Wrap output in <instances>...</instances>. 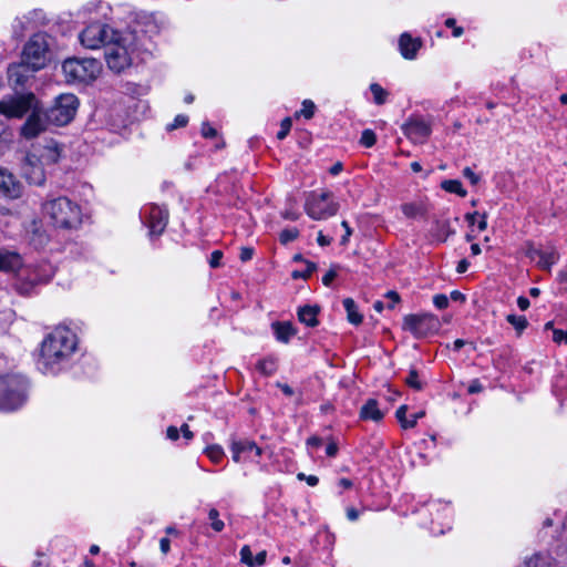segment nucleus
I'll return each instance as SVG.
<instances>
[{
  "mask_svg": "<svg viewBox=\"0 0 567 567\" xmlns=\"http://www.w3.org/2000/svg\"><path fill=\"white\" fill-rule=\"evenodd\" d=\"M76 336L65 327L54 329L42 342L39 364L45 373L64 369L76 350Z\"/></svg>",
  "mask_w": 567,
  "mask_h": 567,
  "instance_id": "obj_1",
  "label": "nucleus"
},
{
  "mask_svg": "<svg viewBox=\"0 0 567 567\" xmlns=\"http://www.w3.org/2000/svg\"><path fill=\"white\" fill-rule=\"evenodd\" d=\"M43 208L56 228L76 229L82 223L80 206L65 196L47 202Z\"/></svg>",
  "mask_w": 567,
  "mask_h": 567,
  "instance_id": "obj_2",
  "label": "nucleus"
},
{
  "mask_svg": "<svg viewBox=\"0 0 567 567\" xmlns=\"http://www.w3.org/2000/svg\"><path fill=\"white\" fill-rule=\"evenodd\" d=\"M55 274V267L49 261L23 266L13 277V288L21 296H29L38 285L48 284Z\"/></svg>",
  "mask_w": 567,
  "mask_h": 567,
  "instance_id": "obj_3",
  "label": "nucleus"
},
{
  "mask_svg": "<svg viewBox=\"0 0 567 567\" xmlns=\"http://www.w3.org/2000/svg\"><path fill=\"white\" fill-rule=\"evenodd\" d=\"M28 380L16 373L0 375V411L11 412L21 408L28 399Z\"/></svg>",
  "mask_w": 567,
  "mask_h": 567,
  "instance_id": "obj_4",
  "label": "nucleus"
},
{
  "mask_svg": "<svg viewBox=\"0 0 567 567\" xmlns=\"http://www.w3.org/2000/svg\"><path fill=\"white\" fill-rule=\"evenodd\" d=\"M68 82L87 83L97 78L101 63L93 58H69L62 64Z\"/></svg>",
  "mask_w": 567,
  "mask_h": 567,
  "instance_id": "obj_5",
  "label": "nucleus"
},
{
  "mask_svg": "<svg viewBox=\"0 0 567 567\" xmlns=\"http://www.w3.org/2000/svg\"><path fill=\"white\" fill-rule=\"evenodd\" d=\"M128 40V35H123L117 31L104 48L107 66L116 73L131 65Z\"/></svg>",
  "mask_w": 567,
  "mask_h": 567,
  "instance_id": "obj_6",
  "label": "nucleus"
},
{
  "mask_svg": "<svg viewBox=\"0 0 567 567\" xmlns=\"http://www.w3.org/2000/svg\"><path fill=\"white\" fill-rule=\"evenodd\" d=\"M79 106V100L74 94H61L51 107L45 111V118L53 125L64 126L75 116Z\"/></svg>",
  "mask_w": 567,
  "mask_h": 567,
  "instance_id": "obj_7",
  "label": "nucleus"
},
{
  "mask_svg": "<svg viewBox=\"0 0 567 567\" xmlns=\"http://www.w3.org/2000/svg\"><path fill=\"white\" fill-rule=\"evenodd\" d=\"M39 106V101L31 92L6 96L0 100V114L8 118H21Z\"/></svg>",
  "mask_w": 567,
  "mask_h": 567,
  "instance_id": "obj_8",
  "label": "nucleus"
},
{
  "mask_svg": "<svg viewBox=\"0 0 567 567\" xmlns=\"http://www.w3.org/2000/svg\"><path fill=\"white\" fill-rule=\"evenodd\" d=\"M403 329L410 331L415 338L422 339L437 333L441 321L432 313L406 315L403 318Z\"/></svg>",
  "mask_w": 567,
  "mask_h": 567,
  "instance_id": "obj_9",
  "label": "nucleus"
},
{
  "mask_svg": "<svg viewBox=\"0 0 567 567\" xmlns=\"http://www.w3.org/2000/svg\"><path fill=\"white\" fill-rule=\"evenodd\" d=\"M49 44L43 34H34L25 43L21 61L39 71L47 65Z\"/></svg>",
  "mask_w": 567,
  "mask_h": 567,
  "instance_id": "obj_10",
  "label": "nucleus"
},
{
  "mask_svg": "<svg viewBox=\"0 0 567 567\" xmlns=\"http://www.w3.org/2000/svg\"><path fill=\"white\" fill-rule=\"evenodd\" d=\"M305 209L309 217L320 220L336 215L338 204L332 200L330 192L312 193L306 200Z\"/></svg>",
  "mask_w": 567,
  "mask_h": 567,
  "instance_id": "obj_11",
  "label": "nucleus"
},
{
  "mask_svg": "<svg viewBox=\"0 0 567 567\" xmlns=\"http://www.w3.org/2000/svg\"><path fill=\"white\" fill-rule=\"evenodd\" d=\"M116 30L112 29L107 24L101 22H94L89 24L80 33V42L83 47L95 50L101 47L105 48L107 42L116 34Z\"/></svg>",
  "mask_w": 567,
  "mask_h": 567,
  "instance_id": "obj_12",
  "label": "nucleus"
},
{
  "mask_svg": "<svg viewBox=\"0 0 567 567\" xmlns=\"http://www.w3.org/2000/svg\"><path fill=\"white\" fill-rule=\"evenodd\" d=\"M21 174L31 185L42 186L45 182V173L42 167V162L33 154H27L22 159Z\"/></svg>",
  "mask_w": 567,
  "mask_h": 567,
  "instance_id": "obj_13",
  "label": "nucleus"
},
{
  "mask_svg": "<svg viewBox=\"0 0 567 567\" xmlns=\"http://www.w3.org/2000/svg\"><path fill=\"white\" fill-rule=\"evenodd\" d=\"M143 218L145 219V224L150 229V235L158 236L166 228L168 212L161 206L150 205L148 207L144 208Z\"/></svg>",
  "mask_w": 567,
  "mask_h": 567,
  "instance_id": "obj_14",
  "label": "nucleus"
},
{
  "mask_svg": "<svg viewBox=\"0 0 567 567\" xmlns=\"http://www.w3.org/2000/svg\"><path fill=\"white\" fill-rule=\"evenodd\" d=\"M51 124L45 118V112H42L40 105L34 109L28 116L24 124L21 126L20 133L27 140H32L39 136Z\"/></svg>",
  "mask_w": 567,
  "mask_h": 567,
  "instance_id": "obj_15",
  "label": "nucleus"
},
{
  "mask_svg": "<svg viewBox=\"0 0 567 567\" xmlns=\"http://www.w3.org/2000/svg\"><path fill=\"white\" fill-rule=\"evenodd\" d=\"M0 193L9 199L22 196L23 185L7 167H0Z\"/></svg>",
  "mask_w": 567,
  "mask_h": 567,
  "instance_id": "obj_16",
  "label": "nucleus"
},
{
  "mask_svg": "<svg viewBox=\"0 0 567 567\" xmlns=\"http://www.w3.org/2000/svg\"><path fill=\"white\" fill-rule=\"evenodd\" d=\"M233 460L257 458L264 456V451L254 441L247 439L233 440L230 444Z\"/></svg>",
  "mask_w": 567,
  "mask_h": 567,
  "instance_id": "obj_17",
  "label": "nucleus"
},
{
  "mask_svg": "<svg viewBox=\"0 0 567 567\" xmlns=\"http://www.w3.org/2000/svg\"><path fill=\"white\" fill-rule=\"evenodd\" d=\"M33 68L21 61L8 68V78L14 90L23 89L33 79Z\"/></svg>",
  "mask_w": 567,
  "mask_h": 567,
  "instance_id": "obj_18",
  "label": "nucleus"
},
{
  "mask_svg": "<svg viewBox=\"0 0 567 567\" xmlns=\"http://www.w3.org/2000/svg\"><path fill=\"white\" fill-rule=\"evenodd\" d=\"M402 130L414 143H423L431 134V125L421 117H411Z\"/></svg>",
  "mask_w": 567,
  "mask_h": 567,
  "instance_id": "obj_19",
  "label": "nucleus"
},
{
  "mask_svg": "<svg viewBox=\"0 0 567 567\" xmlns=\"http://www.w3.org/2000/svg\"><path fill=\"white\" fill-rule=\"evenodd\" d=\"M22 257L16 252L10 250H0V271L7 274H13L17 277L18 271L22 269Z\"/></svg>",
  "mask_w": 567,
  "mask_h": 567,
  "instance_id": "obj_20",
  "label": "nucleus"
},
{
  "mask_svg": "<svg viewBox=\"0 0 567 567\" xmlns=\"http://www.w3.org/2000/svg\"><path fill=\"white\" fill-rule=\"evenodd\" d=\"M399 47L404 59L413 60L421 48V41L419 39L411 38L408 33H403L400 37Z\"/></svg>",
  "mask_w": 567,
  "mask_h": 567,
  "instance_id": "obj_21",
  "label": "nucleus"
},
{
  "mask_svg": "<svg viewBox=\"0 0 567 567\" xmlns=\"http://www.w3.org/2000/svg\"><path fill=\"white\" fill-rule=\"evenodd\" d=\"M384 416V412L379 408L375 399H368L360 409V419L364 421L380 422Z\"/></svg>",
  "mask_w": 567,
  "mask_h": 567,
  "instance_id": "obj_22",
  "label": "nucleus"
},
{
  "mask_svg": "<svg viewBox=\"0 0 567 567\" xmlns=\"http://www.w3.org/2000/svg\"><path fill=\"white\" fill-rule=\"evenodd\" d=\"M271 328L274 330L276 339L278 341H280V342H284V343L289 342L291 337H293L296 334V329L288 321H285V322H279V321L274 322L271 324Z\"/></svg>",
  "mask_w": 567,
  "mask_h": 567,
  "instance_id": "obj_23",
  "label": "nucleus"
},
{
  "mask_svg": "<svg viewBox=\"0 0 567 567\" xmlns=\"http://www.w3.org/2000/svg\"><path fill=\"white\" fill-rule=\"evenodd\" d=\"M554 558L547 553H535L526 557L523 567H553Z\"/></svg>",
  "mask_w": 567,
  "mask_h": 567,
  "instance_id": "obj_24",
  "label": "nucleus"
},
{
  "mask_svg": "<svg viewBox=\"0 0 567 567\" xmlns=\"http://www.w3.org/2000/svg\"><path fill=\"white\" fill-rule=\"evenodd\" d=\"M319 308L316 306H303L298 309L299 320L308 327H316L318 324Z\"/></svg>",
  "mask_w": 567,
  "mask_h": 567,
  "instance_id": "obj_25",
  "label": "nucleus"
},
{
  "mask_svg": "<svg viewBox=\"0 0 567 567\" xmlns=\"http://www.w3.org/2000/svg\"><path fill=\"white\" fill-rule=\"evenodd\" d=\"M343 307L347 311L348 321L354 326L362 322L363 317L358 310V306L352 298H346L343 300Z\"/></svg>",
  "mask_w": 567,
  "mask_h": 567,
  "instance_id": "obj_26",
  "label": "nucleus"
},
{
  "mask_svg": "<svg viewBox=\"0 0 567 567\" xmlns=\"http://www.w3.org/2000/svg\"><path fill=\"white\" fill-rule=\"evenodd\" d=\"M308 445L316 449L324 447L326 457H336L338 452V445L334 442L326 443L319 437H310L308 440Z\"/></svg>",
  "mask_w": 567,
  "mask_h": 567,
  "instance_id": "obj_27",
  "label": "nucleus"
},
{
  "mask_svg": "<svg viewBox=\"0 0 567 567\" xmlns=\"http://www.w3.org/2000/svg\"><path fill=\"white\" fill-rule=\"evenodd\" d=\"M558 260V254L554 248H548L540 251L537 260V266L542 269H549Z\"/></svg>",
  "mask_w": 567,
  "mask_h": 567,
  "instance_id": "obj_28",
  "label": "nucleus"
},
{
  "mask_svg": "<svg viewBox=\"0 0 567 567\" xmlns=\"http://www.w3.org/2000/svg\"><path fill=\"white\" fill-rule=\"evenodd\" d=\"M455 234L449 220L435 221L434 236L437 240L444 243L446 239Z\"/></svg>",
  "mask_w": 567,
  "mask_h": 567,
  "instance_id": "obj_29",
  "label": "nucleus"
},
{
  "mask_svg": "<svg viewBox=\"0 0 567 567\" xmlns=\"http://www.w3.org/2000/svg\"><path fill=\"white\" fill-rule=\"evenodd\" d=\"M401 209L408 218L423 216L426 213V207L422 203H405L401 206Z\"/></svg>",
  "mask_w": 567,
  "mask_h": 567,
  "instance_id": "obj_30",
  "label": "nucleus"
},
{
  "mask_svg": "<svg viewBox=\"0 0 567 567\" xmlns=\"http://www.w3.org/2000/svg\"><path fill=\"white\" fill-rule=\"evenodd\" d=\"M60 146L56 143L52 142L44 147V151L41 154V158L45 163L54 164L60 158Z\"/></svg>",
  "mask_w": 567,
  "mask_h": 567,
  "instance_id": "obj_31",
  "label": "nucleus"
},
{
  "mask_svg": "<svg viewBox=\"0 0 567 567\" xmlns=\"http://www.w3.org/2000/svg\"><path fill=\"white\" fill-rule=\"evenodd\" d=\"M277 360L275 358H266L258 361L256 369L265 377L272 375L277 371Z\"/></svg>",
  "mask_w": 567,
  "mask_h": 567,
  "instance_id": "obj_32",
  "label": "nucleus"
},
{
  "mask_svg": "<svg viewBox=\"0 0 567 567\" xmlns=\"http://www.w3.org/2000/svg\"><path fill=\"white\" fill-rule=\"evenodd\" d=\"M441 187L445 192L457 194L461 197H465L467 195L466 189L463 187L462 183L458 179L443 181Z\"/></svg>",
  "mask_w": 567,
  "mask_h": 567,
  "instance_id": "obj_33",
  "label": "nucleus"
},
{
  "mask_svg": "<svg viewBox=\"0 0 567 567\" xmlns=\"http://www.w3.org/2000/svg\"><path fill=\"white\" fill-rule=\"evenodd\" d=\"M370 90L373 94V100H374V103L378 104V105H382L385 103L386 99H388V91H385L380 84L378 83H372L370 85Z\"/></svg>",
  "mask_w": 567,
  "mask_h": 567,
  "instance_id": "obj_34",
  "label": "nucleus"
},
{
  "mask_svg": "<svg viewBox=\"0 0 567 567\" xmlns=\"http://www.w3.org/2000/svg\"><path fill=\"white\" fill-rule=\"evenodd\" d=\"M316 111V105L311 100H305L302 102V107L300 111L296 112V117L303 116L307 120L313 117Z\"/></svg>",
  "mask_w": 567,
  "mask_h": 567,
  "instance_id": "obj_35",
  "label": "nucleus"
},
{
  "mask_svg": "<svg viewBox=\"0 0 567 567\" xmlns=\"http://www.w3.org/2000/svg\"><path fill=\"white\" fill-rule=\"evenodd\" d=\"M306 269L295 270L291 274L293 279H308L311 274L317 269V265L312 261H305Z\"/></svg>",
  "mask_w": 567,
  "mask_h": 567,
  "instance_id": "obj_36",
  "label": "nucleus"
},
{
  "mask_svg": "<svg viewBox=\"0 0 567 567\" xmlns=\"http://www.w3.org/2000/svg\"><path fill=\"white\" fill-rule=\"evenodd\" d=\"M506 320L518 331L522 332L528 324L526 317L508 315Z\"/></svg>",
  "mask_w": 567,
  "mask_h": 567,
  "instance_id": "obj_37",
  "label": "nucleus"
},
{
  "mask_svg": "<svg viewBox=\"0 0 567 567\" xmlns=\"http://www.w3.org/2000/svg\"><path fill=\"white\" fill-rule=\"evenodd\" d=\"M405 383L414 389V390H422L423 389V384L422 382L419 380V374H417V371L415 369H411L409 371V374L408 377L405 378Z\"/></svg>",
  "mask_w": 567,
  "mask_h": 567,
  "instance_id": "obj_38",
  "label": "nucleus"
},
{
  "mask_svg": "<svg viewBox=\"0 0 567 567\" xmlns=\"http://www.w3.org/2000/svg\"><path fill=\"white\" fill-rule=\"evenodd\" d=\"M377 142V135L372 130H364L361 134L360 144L364 147H372Z\"/></svg>",
  "mask_w": 567,
  "mask_h": 567,
  "instance_id": "obj_39",
  "label": "nucleus"
},
{
  "mask_svg": "<svg viewBox=\"0 0 567 567\" xmlns=\"http://www.w3.org/2000/svg\"><path fill=\"white\" fill-rule=\"evenodd\" d=\"M208 517L209 519L212 520V528L215 530V532H221L225 527V524L223 520H220L218 517H219V513L216 508H212L209 512H208Z\"/></svg>",
  "mask_w": 567,
  "mask_h": 567,
  "instance_id": "obj_40",
  "label": "nucleus"
},
{
  "mask_svg": "<svg viewBox=\"0 0 567 567\" xmlns=\"http://www.w3.org/2000/svg\"><path fill=\"white\" fill-rule=\"evenodd\" d=\"M299 236V230L297 228H286L279 235V240L281 244L286 245L292 240H295Z\"/></svg>",
  "mask_w": 567,
  "mask_h": 567,
  "instance_id": "obj_41",
  "label": "nucleus"
},
{
  "mask_svg": "<svg viewBox=\"0 0 567 567\" xmlns=\"http://www.w3.org/2000/svg\"><path fill=\"white\" fill-rule=\"evenodd\" d=\"M205 454L212 461H217L224 456V450L220 445H210L206 447Z\"/></svg>",
  "mask_w": 567,
  "mask_h": 567,
  "instance_id": "obj_42",
  "label": "nucleus"
},
{
  "mask_svg": "<svg viewBox=\"0 0 567 567\" xmlns=\"http://www.w3.org/2000/svg\"><path fill=\"white\" fill-rule=\"evenodd\" d=\"M239 554L241 563L246 564L249 567H254L255 559L248 545L243 546Z\"/></svg>",
  "mask_w": 567,
  "mask_h": 567,
  "instance_id": "obj_43",
  "label": "nucleus"
},
{
  "mask_svg": "<svg viewBox=\"0 0 567 567\" xmlns=\"http://www.w3.org/2000/svg\"><path fill=\"white\" fill-rule=\"evenodd\" d=\"M187 123H188V116H186L184 114H178L174 118L173 123L167 124L166 130L174 131L176 128L186 126Z\"/></svg>",
  "mask_w": 567,
  "mask_h": 567,
  "instance_id": "obj_44",
  "label": "nucleus"
},
{
  "mask_svg": "<svg viewBox=\"0 0 567 567\" xmlns=\"http://www.w3.org/2000/svg\"><path fill=\"white\" fill-rule=\"evenodd\" d=\"M291 125H292L291 118L290 117H285L281 121V123H280V130L277 133V138L278 140H284L288 135V133L290 132Z\"/></svg>",
  "mask_w": 567,
  "mask_h": 567,
  "instance_id": "obj_45",
  "label": "nucleus"
},
{
  "mask_svg": "<svg viewBox=\"0 0 567 567\" xmlns=\"http://www.w3.org/2000/svg\"><path fill=\"white\" fill-rule=\"evenodd\" d=\"M337 269H338V266H332L327 272L326 275L322 277V284L324 286H330L331 282L336 279L337 277Z\"/></svg>",
  "mask_w": 567,
  "mask_h": 567,
  "instance_id": "obj_46",
  "label": "nucleus"
},
{
  "mask_svg": "<svg viewBox=\"0 0 567 567\" xmlns=\"http://www.w3.org/2000/svg\"><path fill=\"white\" fill-rule=\"evenodd\" d=\"M433 303L437 309H445L449 306V299L445 295L439 293L433 297Z\"/></svg>",
  "mask_w": 567,
  "mask_h": 567,
  "instance_id": "obj_47",
  "label": "nucleus"
},
{
  "mask_svg": "<svg viewBox=\"0 0 567 567\" xmlns=\"http://www.w3.org/2000/svg\"><path fill=\"white\" fill-rule=\"evenodd\" d=\"M200 133L205 138H213L216 136L217 131L214 127H212L209 123L204 122L202 124Z\"/></svg>",
  "mask_w": 567,
  "mask_h": 567,
  "instance_id": "obj_48",
  "label": "nucleus"
},
{
  "mask_svg": "<svg viewBox=\"0 0 567 567\" xmlns=\"http://www.w3.org/2000/svg\"><path fill=\"white\" fill-rule=\"evenodd\" d=\"M221 258H223V252L220 250H214L209 258V266L212 268H218L220 266Z\"/></svg>",
  "mask_w": 567,
  "mask_h": 567,
  "instance_id": "obj_49",
  "label": "nucleus"
},
{
  "mask_svg": "<svg viewBox=\"0 0 567 567\" xmlns=\"http://www.w3.org/2000/svg\"><path fill=\"white\" fill-rule=\"evenodd\" d=\"M542 249L535 247L533 244H527L526 256L532 260H538Z\"/></svg>",
  "mask_w": 567,
  "mask_h": 567,
  "instance_id": "obj_50",
  "label": "nucleus"
},
{
  "mask_svg": "<svg viewBox=\"0 0 567 567\" xmlns=\"http://www.w3.org/2000/svg\"><path fill=\"white\" fill-rule=\"evenodd\" d=\"M553 340L557 343L565 342L567 343V330L554 329L553 330Z\"/></svg>",
  "mask_w": 567,
  "mask_h": 567,
  "instance_id": "obj_51",
  "label": "nucleus"
},
{
  "mask_svg": "<svg viewBox=\"0 0 567 567\" xmlns=\"http://www.w3.org/2000/svg\"><path fill=\"white\" fill-rule=\"evenodd\" d=\"M463 176L468 178L473 185H476L480 182V176L476 175L471 167H465L463 169Z\"/></svg>",
  "mask_w": 567,
  "mask_h": 567,
  "instance_id": "obj_52",
  "label": "nucleus"
},
{
  "mask_svg": "<svg viewBox=\"0 0 567 567\" xmlns=\"http://www.w3.org/2000/svg\"><path fill=\"white\" fill-rule=\"evenodd\" d=\"M406 411H408V408L406 405H401L396 412H395V415H396V419L399 420V422L401 423L402 427H404V423H408V419H406Z\"/></svg>",
  "mask_w": 567,
  "mask_h": 567,
  "instance_id": "obj_53",
  "label": "nucleus"
},
{
  "mask_svg": "<svg viewBox=\"0 0 567 567\" xmlns=\"http://www.w3.org/2000/svg\"><path fill=\"white\" fill-rule=\"evenodd\" d=\"M254 256V249L250 248V247H243L240 249V255H239V258L241 261L246 262L248 260H250Z\"/></svg>",
  "mask_w": 567,
  "mask_h": 567,
  "instance_id": "obj_54",
  "label": "nucleus"
},
{
  "mask_svg": "<svg viewBox=\"0 0 567 567\" xmlns=\"http://www.w3.org/2000/svg\"><path fill=\"white\" fill-rule=\"evenodd\" d=\"M467 391L471 394L480 393L483 391V385L478 380H473L470 383Z\"/></svg>",
  "mask_w": 567,
  "mask_h": 567,
  "instance_id": "obj_55",
  "label": "nucleus"
},
{
  "mask_svg": "<svg viewBox=\"0 0 567 567\" xmlns=\"http://www.w3.org/2000/svg\"><path fill=\"white\" fill-rule=\"evenodd\" d=\"M386 298L390 299L391 303L389 305V308L390 309H393L395 303H398L400 301V296L396 291L394 290H390L386 292L385 295Z\"/></svg>",
  "mask_w": 567,
  "mask_h": 567,
  "instance_id": "obj_56",
  "label": "nucleus"
},
{
  "mask_svg": "<svg viewBox=\"0 0 567 567\" xmlns=\"http://www.w3.org/2000/svg\"><path fill=\"white\" fill-rule=\"evenodd\" d=\"M267 553L266 550L259 551L255 557L254 567H260L266 563Z\"/></svg>",
  "mask_w": 567,
  "mask_h": 567,
  "instance_id": "obj_57",
  "label": "nucleus"
},
{
  "mask_svg": "<svg viewBox=\"0 0 567 567\" xmlns=\"http://www.w3.org/2000/svg\"><path fill=\"white\" fill-rule=\"evenodd\" d=\"M424 415V412L414 413L411 415V419L408 420V423H404V429L414 427L417 420Z\"/></svg>",
  "mask_w": 567,
  "mask_h": 567,
  "instance_id": "obj_58",
  "label": "nucleus"
},
{
  "mask_svg": "<svg viewBox=\"0 0 567 567\" xmlns=\"http://www.w3.org/2000/svg\"><path fill=\"white\" fill-rule=\"evenodd\" d=\"M341 225H342V227L346 229V230H344V235H343V236H342V238H341V245H346V244L348 243V240H349V237H350V236H351V234H352V230H351V228H350V226H349L348 221L343 220V221L341 223Z\"/></svg>",
  "mask_w": 567,
  "mask_h": 567,
  "instance_id": "obj_59",
  "label": "nucleus"
},
{
  "mask_svg": "<svg viewBox=\"0 0 567 567\" xmlns=\"http://www.w3.org/2000/svg\"><path fill=\"white\" fill-rule=\"evenodd\" d=\"M166 435L169 440L176 441L179 437V430L176 426H169L166 431Z\"/></svg>",
  "mask_w": 567,
  "mask_h": 567,
  "instance_id": "obj_60",
  "label": "nucleus"
},
{
  "mask_svg": "<svg viewBox=\"0 0 567 567\" xmlns=\"http://www.w3.org/2000/svg\"><path fill=\"white\" fill-rule=\"evenodd\" d=\"M161 551L166 555L171 549V542L168 538L164 537L159 540Z\"/></svg>",
  "mask_w": 567,
  "mask_h": 567,
  "instance_id": "obj_61",
  "label": "nucleus"
},
{
  "mask_svg": "<svg viewBox=\"0 0 567 567\" xmlns=\"http://www.w3.org/2000/svg\"><path fill=\"white\" fill-rule=\"evenodd\" d=\"M529 305H530V303H529V300H528L526 297H524V296L518 297V299H517V306H518V308H519L522 311L527 310V309H528V307H529Z\"/></svg>",
  "mask_w": 567,
  "mask_h": 567,
  "instance_id": "obj_62",
  "label": "nucleus"
},
{
  "mask_svg": "<svg viewBox=\"0 0 567 567\" xmlns=\"http://www.w3.org/2000/svg\"><path fill=\"white\" fill-rule=\"evenodd\" d=\"M332 238L323 235L321 231L318 234L317 241L320 246H328L331 244Z\"/></svg>",
  "mask_w": 567,
  "mask_h": 567,
  "instance_id": "obj_63",
  "label": "nucleus"
},
{
  "mask_svg": "<svg viewBox=\"0 0 567 567\" xmlns=\"http://www.w3.org/2000/svg\"><path fill=\"white\" fill-rule=\"evenodd\" d=\"M277 386H278V388H279V389H280V390H281V391H282L287 396H291V395H293V393H295L293 389H292L290 385L286 384V383H280V382H278V383H277Z\"/></svg>",
  "mask_w": 567,
  "mask_h": 567,
  "instance_id": "obj_64",
  "label": "nucleus"
}]
</instances>
